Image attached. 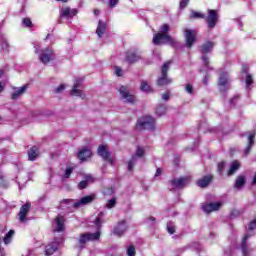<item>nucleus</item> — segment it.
<instances>
[{
	"label": "nucleus",
	"instance_id": "nucleus-1",
	"mask_svg": "<svg viewBox=\"0 0 256 256\" xmlns=\"http://www.w3.org/2000/svg\"><path fill=\"white\" fill-rule=\"evenodd\" d=\"M171 65H173V60H168L161 66V75L156 81V85H158V87H167V85H171L173 83V79L169 78V68Z\"/></svg>",
	"mask_w": 256,
	"mask_h": 256
},
{
	"label": "nucleus",
	"instance_id": "nucleus-2",
	"mask_svg": "<svg viewBox=\"0 0 256 256\" xmlns=\"http://www.w3.org/2000/svg\"><path fill=\"white\" fill-rule=\"evenodd\" d=\"M136 131H155V118L145 115L140 117L135 125Z\"/></svg>",
	"mask_w": 256,
	"mask_h": 256
},
{
	"label": "nucleus",
	"instance_id": "nucleus-3",
	"mask_svg": "<svg viewBox=\"0 0 256 256\" xmlns=\"http://www.w3.org/2000/svg\"><path fill=\"white\" fill-rule=\"evenodd\" d=\"M99 239H101V232L99 231L95 233H82L79 236L78 245H76V248L82 251V249H85V245H87L89 241H99Z\"/></svg>",
	"mask_w": 256,
	"mask_h": 256
},
{
	"label": "nucleus",
	"instance_id": "nucleus-4",
	"mask_svg": "<svg viewBox=\"0 0 256 256\" xmlns=\"http://www.w3.org/2000/svg\"><path fill=\"white\" fill-rule=\"evenodd\" d=\"M152 42L154 45H165V43H168V45L171 47L177 46V39L169 34L161 32H158L154 35Z\"/></svg>",
	"mask_w": 256,
	"mask_h": 256
},
{
	"label": "nucleus",
	"instance_id": "nucleus-5",
	"mask_svg": "<svg viewBox=\"0 0 256 256\" xmlns=\"http://www.w3.org/2000/svg\"><path fill=\"white\" fill-rule=\"evenodd\" d=\"M217 85L220 93H227V91L231 89V86H229L228 72H225V71L220 72Z\"/></svg>",
	"mask_w": 256,
	"mask_h": 256
},
{
	"label": "nucleus",
	"instance_id": "nucleus-6",
	"mask_svg": "<svg viewBox=\"0 0 256 256\" xmlns=\"http://www.w3.org/2000/svg\"><path fill=\"white\" fill-rule=\"evenodd\" d=\"M204 19L207 23L208 29H215L219 21V13H217V10L208 9V15L205 16Z\"/></svg>",
	"mask_w": 256,
	"mask_h": 256
},
{
	"label": "nucleus",
	"instance_id": "nucleus-7",
	"mask_svg": "<svg viewBox=\"0 0 256 256\" xmlns=\"http://www.w3.org/2000/svg\"><path fill=\"white\" fill-rule=\"evenodd\" d=\"M184 37H185L186 47L188 49H191V47H193V45H195V42L197 41V30L185 28Z\"/></svg>",
	"mask_w": 256,
	"mask_h": 256
},
{
	"label": "nucleus",
	"instance_id": "nucleus-8",
	"mask_svg": "<svg viewBox=\"0 0 256 256\" xmlns=\"http://www.w3.org/2000/svg\"><path fill=\"white\" fill-rule=\"evenodd\" d=\"M97 153L99 157L103 159V161H106V163H110V165H113V158L111 157V152L107 150V145L101 144L98 146Z\"/></svg>",
	"mask_w": 256,
	"mask_h": 256
},
{
	"label": "nucleus",
	"instance_id": "nucleus-9",
	"mask_svg": "<svg viewBox=\"0 0 256 256\" xmlns=\"http://www.w3.org/2000/svg\"><path fill=\"white\" fill-rule=\"evenodd\" d=\"M39 60L44 65H47V63H50V61L55 60V52L51 48H45L42 50V53L39 56Z\"/></svg>",
	"mask_w": 256,
	"mask_h": 256
},
{
	"label": "nucleus",
	"instance_id": "nucleus-10",
	"mask_svg": "<svg viewBox=\"0 0 256 256\" xmlns=\"http://www.w3.org/2000/svg\"><path fill=\"white\" fill-rule=\"evenodd\" d=\"M119 93L121 98L125 99L126 103H135L137 101V97L129 93V89L125 85L120 86Z\"/></svg>",
	"mask_w": 256,
	"mask_h": 256
},
{
	"label": "nucleus",
	"instance_id": "nucleus-11",
	"mask_svg": "<svg viewBox=\"0 0 256 256\" xmlns=\"http://www.w3.org/2000/svg\"><path fill=\"white\" fill-rule=\"evenodd\" d=\"M29 211H31V203L27 202L26 204L21 206L18 213V219L21 223H27V221H29V218H27V216L29 215Z\"/></svg>",
	"mask_w": 256,
	"mask_h": 256
},
{
	"label": "nucleus",
	"instance_id": "nucleus-12",
	"mask_svg": "<svg viewBox=\"0 0 256 256\" xmlns=\"http://www.w3.org/2000/svg\"><path fill=\"white\" fill-rule=\"evenodd\" d=\"M125 231H127V221L121 220L114 227L113 234L116 235V237H123Z\"/></svg>",
	"mask_w": 256,
	"mask_h": 256
},
{
	"label": "nucleus",
	"instance_id": "nucleus-13",
	"mask_svg": "<svg viewBox=\"0 0 256 256\" xmlns=\"http://www.w3.org/2000/svg\"><path fill=\"white\" fill-rule=\"evenodd\" d=\"M57 251H59V242L54 240L46 245L44 254L45 256H51L55 255Z\"/></svg>",
	"mask_w": 256,
	"mask_h": 256
},
{
	"label": "nucleus",
	"instance_id": "nucleus-14",
	"mask_svg": "<svg viewBox=\"0 0 256 256\" xmlns=\"http://www.w3.org/2000/svg\"><path fill=\"white\" fill-rule=\"evenodd\" d=\"M213 183V175L208 174L203 176L202 178L198 179L196 182L197 187H200L201 189H205L209 187Z\"/></svg>",
	"mask_w": 256,
	"mask_h": 256
},
{
	"label": "nucleus",
	"instance_id": "nucleus-15",
	"mask_svg": "<svg viewBox=\"0 0 256 256\" xmlns=\"http://www.w3.org/2000/svg\"><path fill=\"white\" fill-rule=\"evenodd\" d=\"M54 223H56L54 230L56 233H63V231H65V216L57 215L54 219Z\"/></svg>",
	"mask_w": 256,
	"mask_h": 256
},
{
	"label": "nucleus",
	"instance_id": "nucleus-16",
	"mask_svg": "<svg viewBox=\"0 0 256 256\" xmlns=\"http://www.w3.org/2000/svg\"><path fill=\"white\" fill-rule=\"evenodd\" d=\"M255 130L248 132V144L246 149L244 150V155L247 156L251 153V149H253V145H255Z\"/></svg>",
	"mask_w": 256,
	"mask_h": 256
},
{
	"label": "nucleus",
	"instance_id": "nucleus-17",
	"mask_svg": "<svg viewBox=\"0 0 256 256\" xmlns=\"http://www.w3.org/2000/svg\"><path fill=\"white\" fill-rule=\"evenodd\" d=\"M93 201H95L94 196H91V195L84 196L78 202H75L72 205V207H74V209H79V207H81V205H89V203H93Z\"/></svg>",
	"mask_w": 256,
	"mask_h": 256
},
{
	"label": "nucleus",
	"instance_id": "nucleus-18",
	"mask_svg": "<svg viewBox=\"0 0 256 256\" xmlns=\"http://www.w3.org/2000/svg\"><path fill=\"white\" fill-rule=\"evenodd\" d=\"M202 209L205 213H213V211H219V209H221V203H207L202 206Z\"/></svg>",
	"mask_w": 256,
	"mask_h": 256
},
{
	"label": "nucleus",
	"instance_id": "nucleus-19",
	"mask_svg": "<svg viewBox=\"0 0 256 256\" xmlns=\"http://www.w3.org/2000/svg\"><path fill=\"white\" fill-rule=\"evenodd\" d=\"M93 156V152L89 147H84L78 152V159L81 161H87V159H90V157Z\"/></svg>",
	"mask_w": 256,
	"mask_h": 256
},
{
	"label": "nucleus",
	"instance_id": "nucleus-20",
	"mask_svg": "<svg viewBox=\"0 0 256 256\" xmlns=\"http://www.w3.org/2000/svg\"><path fill=\"white\" fill-rule=\"evenodd\" d=\"M140 59L141 56L139 54H137L136 52L128 51L126 52L124 61H126V63H129L130 65H133V63H137V61H139Z\"/></svg>",
	"mask_w": 256,
	"mask_h": 256
},
{
	"label": "nucleus",
	"instance_id": "nucleus-21",
	"mask_svg": "<svg viewBox=\"0 0 256 256\" xmlns=\"http://www.w3.org/2000/svg\"><path fill=\"white\" fill-rule=\"evenodd\" d=\"M79 87H81V81L76 80V82L74 83L71 91H70V95L72 97H81L83 99V97H85V95H83L82 90L79 89Z\"/></svg>",
	"mask_w": 256,
	"mask_h": 256
},
{
	"label": "nucleus",
	"instance_id": "nucleus-22",
	"mask_svg": "<svg viewBox=\"0 0 256 256\" xmlns=\"http://www.w3.org/2000/svg\"><path fill=\"white\" fill-rule=\"evenodd\" d=\"M213 47H215V42L213 41L205 42L200 46V53H202V55H208L213 51Z\"/></svg>",
	"mask_w": 256,
	"mask_h": 256
},
{
	"label": "nucleus",
	"instance_id": "nucleus-23",
	"mask_svg": "<svg viewBox=\"0 0 256 256\" xmlns=\"http://www.w3.org/2000/svg\"><path fill=\"white\" fill-rule=\"evenodd\" d=\"M79 13V11H77V9H71L69 7H65L62 8L61 12H60V16L61 17H67V18H73L75 17L77 14Z\"/></svg>",
	"mask_w": 256,
	"mask_h": 256
},
{
	"label": "nucleus",
	"instance_id": "nucleus-24",
	"mask_svg": "<svg viewBox=\"0 0 256 256\" xmlns=\"http://www.w3.org/2000/svg\"><path fill=\"white\" fill-rule=\"evenodd\" d=\"M170 183L172 187H176V189H183V187H185V183H187V177L174 178Z\"/></svg>",
	"mask_w": 256,
	"mask_h": 256
},
{
	"label": "nucleus",
	"instance_id": "nucleus-25",
	"mask_svg": "<svg viewBox=\"0 0 256 256\" xmlns=\"http://www.w3.org/2000/svg\"><path fill=\"white\" fill-rule=\"evenodd\" d=\"M106 31H107V22H103V21L99 20L98 26L96 29V35H98V37L101 39V37H103V35H105Z\"/></svg>",
	"mask_w": 256,
	"mask_h": 256
},
{
	"label": "nucleus",
	"instance_id": "nucleus-26",
	"mask_svg": "<svg viewBox=\"0 0 256 256\" xmlns=\"http://www.w3.org/2000/svg\"><path fill=\"white\" fill-rule=\"evenodd\" d=\"M39 157V148L37 146H32L28 150V159L29 161H35Z\"/></svg>",
	"mask_w": 256,
	"mask_h": 256
},
{
	"label": "nucleus",
	"instance_id": "nucleus-27",
	"mask_svg": "<svg viewBox=\"0 0 256 256\" xmlns=\"http://www.w3.org/2000/svg\"><path fill=\"white\" fill-rule=\"evenodd\" d=\"M245 183H247V179L243 175H239L234 183V187L236 189H242V187H245Z\"/></svg>",
	"mask_w": 256,
	"mask_h": 256
},
{
	"label": "nucleus",
	"instance_id": "nucleus-28",
	"mask_svg": "<svg viewBox=\"0 0 256 256\" xmlns=\"http://www.w3.org/2000/svg\"><path fill=\"white\" fill-rule=\"evenodd\" d=\"M251 237V234H246L242 239V253L244 256H249V248L247 247V239Z\"/></svg>",
	"mask_w": 256,
	"mask_h": 256
},
{
	"label": "nucleus",
	"instance_id": "nucleus-29",
	"mask_svg": "<svg viewBox=\"0 0 256 256\" xmlns=\"http://www.w3.org/2000/svg\"><path fill=\"white\" fill-rule=\"evenodd\" d=\"M140 91H142L143 93H155V90H153V88H151V85H149V83L145 80H143L140 84Z\"/></svg>",
	"mask_w": 256,
	"mask_h": 256
},
{
	"label": "nucleus",
	"instance_id": "nucleus-30",
	"mask_svg": "<svg viewBox=\"0 0 256 256\" xmlns=\"http://www.w3.org/2000/svg\"><path fill=\"white\" fill-rule=\"evenodd\" d=\"M27 89H28L27 85L20 87L18 90L14 91V93L11 95V99H13L14 101L16 99H19V96L23 95V93H25V91H27Z\"/></svg>",
	"mask_w": 256,
	"mask_h": 256
},
{
	"label": "nucleus",
	"instance_id": "nucleus-31",
	"mask_svg": "<svg viewBox=\"0 0 256 256\" xmlns=\"http://www.w3.org/2000/svg\"><path fill=\"white\" fill-rule=\"evenodd\" d=\"M240 167H241V164L237 160H234L231 163L230 169L228 170V176L235 175V171L240 169Z\"/></svg>",
	"mask_w": 256,
	"mask_h": 256
},
{
	"label": "nucleus",
	"instance_id": "nucleus-32",
	"mask_svg": "<svg viewBox=\"0 0 256 256\" xmlns=\"http://www.w3.org/2000/svg\"><path fill=\"white\" fill-rule=\"evenodd\" d=\"M14 235H15V230L8 231V233L3 238L5 245H9V243H11Z\"/></svg>",
	"mask_w": 256,
	"mask_h": 256
},
{
	"label": "nucleus",
	"instance_id": "nucleus-33",
	"mask_svg": "<svg viewBox=\"0 0 256 256\" xmlns=\"http://www.w3.org/2000/svg\"><path fill=\"white\" fill-rule=\"evenodd\" d=\"M190 17L192 19H205V14L198 11H192Z\"/></svg>",
	"mask_w": 256,
	"mask_h": 256
},
{
	"label": "nucleus",
	"instance_id": "nucleus-34",
	"mask_svg": "<svg viewBox=\"0 0 256 256\" xmlns=\"http://www.w3.org/2000/svg\"><path fill=\"white\" fill-rule=\"evenodd\" d=\"M135 163H137V157L132 156V158L128 161V171H133V167H135Z\"/></svg>",
	"mask_w": 256,
	"mask_h": 256
},
{
	"label": "nucleus",
	"instance_id": "nucleus-35",
	"mask_svg": "<svg viewBox=\"0 0 256 256\" xmlns=\"http://www.w3.org/2000/svg\"><path fill=\"white\" fill-rule=\"evenodd\" d=\"M22 25H24V27H27L28 29L33 28V22L29 17L23 18Z\"/></svg>",
	"mask_w": 256,
	"mask_h": 256
},
{
	"label": "nucleus",
	"instance_id": "nucleus-36",
	"mask_svg": "<svg viewBox=\"0 0 256 256\" xmlns=\"http://www.w3.org/2000/svg\"><path fill=\"white\" fill-rule=\"evenodd\" d=\"M169 31H171V27L169 24H163L160 26V33H164V35H169Z\"/></svg>",
	"mask_w": 256,
	"mask_h": 256
},
{
	"label": "nucleus",
	"instance_id": "nucleus-37",
	"mask_svg": "<svg viewBox=\"0 0 256 256\" xmlns=\"http://www.w3.org/2000/svg\"><path fill=\"white\" fill-rule=\"evenodd\" d=\"M167 111V108L165 107V106H163V105H161V106H158L157 108H156V114L159 116V117H161V115H165V112Z\"/></svg>",
	"mask_w": 256,
	"mask_h": 256
},
{
	"label": "nucleus",
	"instance_id": "nucleus-38",
	"mask_svg": "<svg viewBox=\"0 0 256 256\" xmlns=\"http://www.w3.org/2000/svg\"><path fill=\"white\" fill-rule=\"evenodd\" d=\"M119 1L120 0H108L106 2V5H107V7H109V9H115V6L119 5Z\"/></svg>",
	"mask_w": 256,
	"mask_h": 256
},
{
	"label": "nucleus",
	"instance_id": "nucleus-39",
	"mask_svg": "<svg viewBox=\"0 0 256 256\" xmlns=\"http://www.w3.org/2000/svg\"><path fill=\"white\" fill-rule=\"evenodd\" d=\"M127 255L128 256H136L137 255V251L135 250V246L134 245H130L127 248Z\"/></svg>",
	"mask_w": 256,
	"mask_h": 256
},
{
	"label": "nucleus",
	"instance_id": "nucleus-40",
	"mask_svg": "<svg viewBox=\"0 0 256 256\" xmlns=\"http://www.w3.org/2000/svg\"><path fill=\"white\" fill-rule=\"evenodd\" d=\"M225 165H226L225 161H221V162L218 163L217 171H218L219 175H223V171L225 169Z\"/></svg>",
	"mask_w": 256,
	"mask_h": 256
},
{
	"label": "nucleus",
	"instance_id": "nucleus-41",
	"mask_svg": "<svg viewBox=\"0 0 256 256\" xmlns=\"http://www.w3.org/2000/svg\"><path fill=\"white\" fill-rule=\"evenodd\" d=\"M201 60L203 61V65L204 67H206L207 69H209V65L211 62H209V56L207 55H202L201 56Z\"/></svg>",
	"mask_w": 256,
	"mask_h": 256
},
{
	"label": "nucleus",
	"instance_id": "nucleus-42",
	"mask_svg": "<svg viewBox=\"0 0 256 256\" xmlns=\"http://www.w3.org/2000/svg\"><path fill=\"white\" fill-rule=\"evenodd\" d=\"M115 205H117V199L112 198V199H110V200L107 202L106 207H107L108 209H113V207H115Z\"/></svg>",
	"mask_w": 256,
	"mask_h": 256
},
{
	"label": "nucleus",
	"instance_id": "nucleus-43",
	"mask_svg": "<svg viewBox=\"0 0 256 256\" xmlns=\"http://www.w3.org/2000/svg\"><path fill=\"white\" fill-rule=\"evenodd\" d=\"M245 81H246V87H251V85H253V75L247 74Z\"/></svg>",
	"mask_w": 256,
	"mask_h": 256
},
{
	"label": "nucleus",
	"instance_id": "nucleus-44",
	"mask_svg": "<svg viewBox=\"0 0 256 256\" xmlns=\"http://www.w3.org/2000/svg\"><path fill=\"white\" fill-rule=\"evenodd\" d=\"M185 91L188 92L189 95H193V93H195L191 83L186 84Z\"/></svg>",
	"mask_w": 256,
	"mask_h": 256
},
{
	"label": "nucleus",
	"instance_id": "nucleus-45",
	"mask_svg": "<svg viewBox=\"0 0 256 256\" xmlns=\"http://www.w3.org/2000/svg\"><path fill=\"white\" fill-rule=\"evenodd\" d=\"M256 229V218L249 222L248 231H255Z\"/></svg>",
	"mask_w": 256,
	"mask_h": 256
},
{
	"label": "nucleus",
	"instance_id": "nucleus-46",
	"mask_svg": "<svg viewBox=\"0 0 256 256\" xmlns=\"http://www.w3.org/2000/svg\"><path fill=\"white\" fill-rule=\"evenodd\" d=\"M72 173H73V167L66 168L65 173H64V179H69V177H71Z\"/></svg>",
	"mask_w": 256,
	"mask_h": 256
},
{
	"label": "nucleus",
	"instance_id": "nucleus-47",
	"mask_svg": "<svg viewBox=\"0 0 256 256\" xmlns=\"http://www.w3.org/2000/svg\"><path fill=\"white\" fill-rule=\"evenodd\" d=\"M87 185H89L87 180H82L78 184V189H80V190L87 189Z\"/></svg>",
	"mask_w": 256,
	"mask_h": 256
},
{
	"label": "nucleus",
	"instance_id": "nucleus-48",
	"mask_svg": "<svg viewBox=\"0 0 256 256\" xmlns=\"http://www.w3.org/2000/svg\"><path fill=\"white\" fill-rule=\"evenodd\" d=\"M144 155H145V150L143 148L137 146L135 157H143Z\"/></svg>",
	"mask_w": 256,
	"mask_h": 256
},
{
	"label": "nucleus",
	"instance_id": "nucleus-49",
	"mask_svg": "<svg viewBox=\"0 0 256 256\" xmlns=\"http://www.w3.org/2000/svg\"><path fill=\"white\" fill-rule=\"evenodd\" d=\"M114 69H115V75L117 77H123V69H121V67L115 66Z\"/></svg>",
	"mask_w": 256,
	"mask_h": 256
},
{
	"label": "nucleus",
	"instance_id": "nucleus-50",
	"mask_svg": "<svg viewBox=\"0 0 256 256\" xmlns=\"http://www.w3.org/2000/svg\"><path fill=\"white\" fill-rule=\"evenodd\" d=\"M167 231L170 235L175 234V226L171 224H167Z\"/></svg>",
	"mask_w": 256,
	"mask_h": 256
},
{
	"label": "nucleus",
	"instance_id": "nucleus-51",
	"mask_svg": "<svg viewBox=\"0 0 256 256\" xmlns=\"http://www.w3.org/2000/svg\"><path fill=\"white\" fill-rule=\"evenodd\" d=\"M189 5V0H181L179 7L180 9H185V7H187Z\"/></svg>",
	"mask_w": 256,
	"mask_h": 256
},
{
	"label": "nucleus",
	"instance_id": "nucleus-52",
	"mask_svg": "<svg viewBox=\"0 0 256 256\" xmlns=\"http://www.w3.org/2000/svg\"><path fill=\"white\" fill-rule=\"evenodd\" d=\"M101 223H103V220L100 218V217H97L95 220H94V224L96 225V227L98 229H101Z\"/></svg>",
	"mask_w": 256,
	"mask_h": 256
},
{
	"label": "nucleus",
	"instance_id": "nucleus-53",
	"mask_svg": "<svg viewBox=\"0 0 256 256\" xmlns=\"http://www.w3.org/2000/svg\"><path fill=\"white\" fill-rule=\"evenodd\" d=\"M61 91H65V84H61L55 89V93H61Z\"/></svg>",
	"mask_w": 256,
	"mask_h": 256
},
{
	"label": "nucleus",
	"instance_id": "nucleus-54",
	"mask_svg": "<svg viewBox=\"0 0 256 256\" xmlns=\"http://www.w3.org/2000/svg\"><path fill=\"white\" fill-rule=\"evenodd\" d=\"M60 203L62 205H71V203H73V199H63Z\"/></svg>",
	"mask_w": 256,
	"mask_h": 256
},
{
	"label": "nucleus",
	"instance_id": "nucleus-55",
	"mask_svg": "<svg viewBox=\"0 0 256 256\" xmlns=\"http://www.w3.org/2000/svg\"><path fill=\"white\" fill-rule=\"evenodd\" d=\"M242 73H245L246 75H249V67L247 65H244L242 67Z\"/></svg>",
	"mask_w": 256,
	"mask_h": 256
},
{
	"label": "nucleus",
	"instance_id": "nucleus-56",
	"mask_svg": "<svg viewBox=\"0 0 256 256\" xmlns=\"http://www.w3.org/2000/svg\"><path fill=\"white\" fill-rule=\"evenodd\" d=\"M162 99L164 101H169V92H165L163 95H162Z\"/></svg>",
	"mask_w": 256,
	"mask_h": 256
},
{
	"label": "nucleus",
	"instance_id": "nucleus-57",
	"mask_svg": "<svg viewBox=\"0 0 256 256\" xmlns=\"http://www.w3.org/2000/svg\"><path fill=\"white\" fill-rule=\"evenodd\" d=\"M162 173H163V169L157 168L156 173H155V177H159Z\"/></svg>",
	"mask_w": 256,
	"mask_h": 256
},
{
	"label": "nucleus",
	"instance_id": "nucleus-58",
	"mask_svg": "<svg viewBox=\"0 0 256 256\" xmlns=\"http://www.w3.org/2000/svg\"><path fill=\"white\" fill-rule=\"evenodd\" d=\"M203 83L205 85H208L209 84V77H207V75L203 78Z\"/></svg>",
	"mask_w": 256,
	"mask_h": 256
},
{
	"label": "nucleus",
	"instance_id": "nucleus-59",
	"mask_svg": "<svg viewBox=\"0 0 256 256\" xmlns=\"http://www.w3.org/2000/svg\"><path fill=\"white\" fill-rule=\"evenodd\" d=\"M5 87H3V83L0 82V93H3Z\"/></svg>",
	"mask_w": 256,
	"mask_h": 256
},
{
	"label": "nucleus",
	"instance_id": "nucleus-60",
	"mask_svg": "<svg viewBox=\"0 0 256 256\" xmlns=\"http://www.w3.org/2000/svg\"><path fill=\"white\" fill-rule=\"evenodd\" d=\"M93 13L94 15H99L100 11L98 9H94Z\"/></svg>",
	"mask_w": 256,
	"mask_h": 256
},
{
	"label": "nucleus",
	"instance_id": "nucleus-61",
	"mask_svg": "<svg viewBox=\"0 0 256 256\" xmlns=\"http://www.w3.org/2000/svg\"><path fill=\"white\" fill-rule=\"evenodd\" d=\"M58 3H67L69 0H56Z\"/></svg>",
	"mask_w": 256,
	"mask_h": 256
},
{
	"label": "nucleus",
	"instance_id": "nucleus-62",
	"mask_svg": "<svg viewBox=\"0 0 256 256\" xmlns=\"http://www.w3.org/2000/svg\"><path fill=\"white\" fill-rule=\"evenodd\" d=\"M149 221H153V222H155V221H156V219H155V217L150 216V217H149Z\"/></svg>",
	"mask_w": 256,
	"mask_h": 256
},
{
	"label": "nucleus",
	"instance_id": "nucleus-63",
	"mask_svg": "<svg viewBox=\"0 0 256 256\" xmlns=\"http://www.w3.org/2000/svg\"><path fill=\"white\" fill-rule=\"evenodd\" d=\"M3 44H4V47H6V49L7 47H9V44L7 42H3Z\"/></svg>",
	"mask_w": 256,
	"mask_h": 256
},
{
	"label": "nucleus",
	"instance_id": "nucleus-64",
	"mask_svg": "<svg viewBox=\"0 0 256 256\" xmlns=\"http://www.w3.org/2000/svg\"><path fill=\"white\" fill-rule=\"evenodd\" d=\"M233 99H237V97L230 99V103H233Z\"/></svg>",
	"mask_w": 256,
	"mask_h": 256
}]
</instances>
